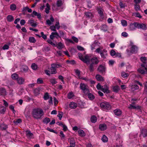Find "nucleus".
<instances>
[{
    "instance_id": "6e6d98bb",
    "label": "nucleus",
    "mask_w": 147,
    "mask_h": 147,
    "mask_svg": "<svg viewBox=\"0 0 147 147\" xmlns=\"http://www.w3.org/2000/svg\"><path fill=\"white\" fill-rule=\"evenodd\" d=\"M121 76L123 78H125L129 76L128 74L126 73L125 72H123L121 73Z\"/></svg>"
},
{
    "instance_id": "4468645a",
    "label": "nucleus",
    "mask_w": 147,
    "mask_h": 147,
    "mask_svg": "<svg viewBox=\"0 0 147 147\" xmlns=\"http://www.w3.org/2000/svg\"><path fill=\"white\" fill-rule=\"evenodd\" d=\"M55 20L52 16H50V20H47L46 21V24L48 25H50L52 24V23Z\"/></svg>"
},
{
    "instance_id": "5701e85b",
    "label": "nucleus",
    "mask_w": 147,
    "mask_h": 147,
    "mask_svg": "<svg viewBox=\"0 0 147 147\" xmlns=\"http://www.w3.org/2000/svg\"><path fill=\"white\" fill-rule=\"evenodd\" d=\"M141 134L144 137L147 136V130L146 129H142L141 131Z\"/></svg>"
},
{
    "instance_id": "13d9d810",
    "label": "nucleus",
    "mask_w": 147,
    "mask_h": 147,
    "mask_svg": "<svg viewBox=\"0 0 147 147\" xmlns=\"http://www.w3.org/2000/svg\"><path fill=\"white\" fill-rule=\"evenodd\" d=\"M100 45V42L98 40L95 41L93 44V45L94 46H99Z\"/></svg>"
},
{
    "instance_id": "052dcab7",
    "label": "nucleus",
    "mask_w": 147,
    "mask_h": 147,
    "mask_svg": "<svg viewBox=\"0 0 147 147\" xmlns=\"http://www.w3.org/2000/svg\"><path fill=\"white\" fill-rule=\"evenodd\" d=\"M57 5L58 7H60L62 5V1L61 0H58L57 1Z\"/></svg>"
},
{
    "instance_id": "0eeeda50",
    "label": "nucleus",
    "mask_w": 147,
    "mask_h": 147,
    "mask_svg": "<svg viewBox=\"0 0 147 147\" xmlns=\"http://www.w3.org/2000/svg\"><path fill=\"white\" fill-rule=\"evenodd\" d=\"M97 69L100 73L105 74V72L106 67L105 66L101 65L98 67Z\"/></svg>"
},
{
    "instance_id": "72a5a7b5",
    "label": "nucleus",
    "mask_w": 147,
    "mask_h": 147,
    "mask_svg": "<svg viewBox=\"0 0 147 147\" xmlns=\"http://www.w3.org/2000/svg\"><path fill=\"white\" fill-rule=\"evenodd\" d=\"M22 122V120L20 119H16L13 121V123L15 125H17L18 123H20Z\"/></svg>"
},
{
    "instance_id": "423d86ee",
    "label": "nucleus",
    "mask_w": 147,
    "mask_h": 147,
    "mask_svg": "<svg viewBox=\"0 0 147 147\" xmlns=\"http://www.w3.org/2000/svg\"><path fill=\"white\" fill-rule=\"evenodd\" d=\"M137 28V22L130 24L129 26V29L131 31L135 30Z\"/></svg>"
},
{
    "instance_id": "37998d69",
    "label": "nucleus",
    "mask_w": 147,
    "mask_h": 147,
    "mask_svg": "<svg viewBox=\"0 0 147 147\" xmlns=\"http://www.w3.org/2000/svg\"><path fill=\"white\" fill-rule=\"evenodd\" d=\"M29 41L31 42L34 43L36 42V40L34 37H30L29 38Z\"/></svg>"
},
{
    "instance_id": "c85d7f7f",
    "label": "nucleus",
    "mask_w": 147,
    "mask_h": 147,
    "mask_svg": "<svg viewBox=\"0 0 147 147\" xmlns=\"http://www.w3.org/2000/svg\"><path fill=\"white\" fill-rule=\"evenodd\" d=\"M107 26L105 25H102L100 28L101 30L105 32L107 30Z\"/></svg>"
},
{
    "instance_id": "58836bf2",
    "label": "nucleus",
    "mask_w": 147,
    "mask_h": 147,
    "mask_svg": "<svg viewBox=\"0 0 147 147\" xmlns=\"http://www.w3.org/2000/svg\"><path fill=\"white\" fill-rule=\"evenodd\" d=\"M97 118L95 116H93L91 118V121L92 122L95 123L97 121Z\"/></svg>"
},
{
    "instance_id": "a18cd8bd",
    "label": "nucleus",
    "mask_w": 147,
    "mask_h": 147,
    "mask_svg": "<svg viewBox=\"0 0 147 147\" xmlns=\"http://www.w3.org/2000/svg\"><path fill=\"white\" fill-rule=\"evenodd\" d=\"M31 67L34 70H36L38 68L37 65L35 63H32Z\"/></svg>"
},
{
    "instance_id": "c03bdc74",
    "label": "nucleus",
    "mask_w": 147,
    "mask_h": 147,
    "mask_svg": "<svg viewBox=\"0 0 147 147\" xmlns=\"http://www.w3.org/2000/svg\"><path fill=\"white\" fill-rule=\"evenodd\" d=\"M85 15L87 17L92 18L93 17V14L90 12H86Z\"/></svg>"
},
{
    "instance_id": "6ab92c4d",
    "label": "nucleus",
    "mask_w": 147,
    "mask_h": 147,
    "mask_svg": "<svg viewBox=\"0 0 147 147\" xmlns=\"http://www.w3.org/2000/svg\"><path fill=\"white\" fill-rule=\"evenodd\" d=\"M51 74H54L57 73L56 69L55 68L53 65L51 64V67L50 68Z\"/></svg>"
},
{
    "instance_id": "603ef678",
    "label": "nucleus",
    "mask_w": 147,
    "mask_h": 147,
    "mask_svg": "<svg viewBox=\"0 0 147 147\" xmlns=\"http://www.w3.org/2000/svg\"><path fill=\"white\" fill-rule=\"evenodd\" d=\"M53 66L55 67V69L56 68H58L59 67H61L62 65H61L60 64H57V63H53L52 64Z\"/></svg>"
},
{
    "instance_id": "2f4dec72",
    "label": "nucleus",
    "mask_w": 147,
    "mask_h": 147,
    "mask_svg": "<svg viewBox=\"0 0 147 147\" xmlns=\"http://www.w3.org/2000/svg\"><path fill=\"white\" fill-rule=\"evenodd\" d=\"M78 133L80 136H85L86 134L84 131L82 129H80L78 131Z\"/></svg>"
},
{
    "instance_id": "e433bc0d",
    "label": "nucleus",
    "mask_w": 147,
    "mask_h": 147,
    "mask_svg": "<svg viewBox=\"0 0 147 147\" xmlns=\"http://www.w3.org/2000/svg\"><path fill=\"white\" fill-rule=\"evenodd\" d=\"M10 9L12 11H14L16 9V5L14 4H11L10 6Z\"/></svg>"
},
{
    "instance_id": "bf43d9fd",
    "label": "nucleus",
    "mask_w": 147,
    "mask_h": 147,
    "mask_svg": "<svg viewBox=\"0 0 147 147\" xmlns=\"http://www.w3.org/2000/svg\"><path fill=\"white\" fill-rule=\"evenodd\" d=\"M63 113L62 112H59L57 115V116L59 117V119L60 120H61V118L62 117Z\"/></svg>"
},
{
    "instance_id": "a878e982",
    "label": "nucleus",
    "mask_w": 147,
    "mask_h": 147,
    "mask_svg": "<svg viewBox=\"0 0 147 147\" xmlns=\"http://www.w3.org/2000/svg\"><path fill=\"white\" fill-rule=\"evenodd\" d=\"M55 35L59 36L58 33L57 32H52L50 36V38L51 39H53L55 37Z\"/></svg>"
},
{
    "instance_id": "338daca9",
    "label": "nucleus",
    "mask_w": 147,
    "mask_h": 147,
    "mask_svg": "<svg viewBox=\"0 0 147 147\" xmlns=\"http://www.w3.org/2000/svg\"><path fill=\"white\" fill-rule=\"evenodd\" d=\"M138 71L141 74H143L145 73V71L141 68H139L138 69Z\"/></svg>"
},
{
    "instance_id": "a19ab883",
    "label": "nucleus",
    "mask_w": 147,
    "mask_h": 147,
    "mask_svg": "<svg viewBox=\"0 0 147 147\" xmlns=\"http://www.w3.org/2000/svg\"><path fill=\"white\" fill-rule=\"evenodd\" d=\"M49 81L52 85L55 84L57 83V82L56 81L55 79V78H51L50 79Z\"/></svg>"
},
{
    "instance_id": "9d476101",
    "label": "nucleus",
    "mask_w": 147,
    "mask_h": 147,
    "mask_svg": "<svg viewBox=\"0 0 147 147\" xmlns=\"http://www.w3.org/2000/svg\"><path fill=\"white\" fill-rule=\"evenodd\" d=\"M26 135L28 139L34 138V135L30 130H27L26 131Z\"/></svg>"
},
{
    "instance_id": "864d4df0",
    "label": "nucleus",
    "mask_w": 147,
    "mask_h": 147,
    "mask_svg": "<svg viewBox=\"0 0 147 147\" xmlns=\"http://www.w3.org/2000/svg\"><path fill=\"white\" fill-rule=\"evenodd\" d=\"M53 66L55 67V69L56 68H58L59 67H61L62 65H61L60 64H57V63H53L52 64Z\"/></svg>"
},
{
    "instance_id": "f257e3e1",
    "label": "nucleus",
    "mask_w": 147,
    "mask_h": 147,
    "mask_svg": "<svg viewBox=\"0 0 147 147\" xmlns=\"http://www.w3.org/2000/svg\"><path fill=\"white\" fill-rule=\"evenodd\" d=\"M32 113L33 117L36 119H40L44 114L43 110L40 108L33 109Z\"/></svg>"
},
{
    "instance_id": "412c9836",
    "label": "nucleus",
    "mask_w": 147,
    "mask_h": 147,
    "mask_svg": "<svg viewBox=\"0 0 147 147\" xmlns=\"http://www.w3.org/2000/svg\"><path fill=\"white\" fill-rule=\"evenodd\" d=\"M115 114L117 116H119L121 114V111L120 110L116 109L114 111Z\"/></svg>"
},
{
    "instance_id": "39448f33",
    "label": "nucleus",
    "mask_w": 147,
    "mask_h": 147,
    "mask_svg": "<svg viewBox=\"0 0 147 147\" xmlns=\"http://www.w3.org/2000/svg\"><path fill=\"white\" fill-rule=\"evenodd\" d=\"M91 57L90 55H87L84 57L82 61L84 63L88 64L89 63L90 60H91Z\"/></svg>"
},
{
    "instance_id": "8fccbe9b",
    "label": "nucleus",
    "mask_w": 147,
    "mask_h": 147,
    "mask_svg": "<svg viewBox=\"0 0 147 147\" xmlns=\"http://www.w3.org/2000/svg\"><path fill=\"white\" fill-rule=\"evenodd\" d=\"M134 9L136 11L140 10V5L137 4H136L134 5Z\"/></svg>"
},
{
    "instance_id": "680f3d73",
    "label": "nucleus",
    "mask_w": 147,
    "mask_h": 147,
    "mask_svg": "<svg viewBox=\"0 0 147 147\" xmlns=\"http://www.w3.org/2000/svg\"><path fill=\"white\" fill-rule=\"evenodd\" d=\"M72 39L76 43L78 42V40L77 38L76 37L74 36H72L71 37Z\"/></svg>"
},
{
    "instance_id": "09e8293b",
    "label": "nucleus",
    "mask_w": 147,
    "mask_h": 147,
    "mask_svg": "<svg viewBox=\"0 0 147 147\" xmlns=\"http://www.w3.org/2000/svg\"><path fill=\"white\" fill-rule=\"evenodd\" d=\"M88 98L90 100H93L94 98V96L89 92L87 94Z\"/></svg>"
},
{
    "instance_id": "f3484780",
    "label": "nucleus",
    "mask_w": 147,
    "mask_h": 147,
    "mask_svg": "<svg viewBox=\"0 0 147 147\" xmlns=\"http://www.w3.org/2000/svg\"><path fill=\"white\" fill-rule=\"evenodd\" d=\"M69 106L71 109H74L77 107V104L75 102H71L69 103Z\"/></svg>"
},
{
    "instance_id": "e2e57ef3",
    "label": "nucleus",
    "mask_w": 147,
    "mask_h": 147,
    "mask_svg": "<svg viewBox=\"0 0 147 147\" xmlns=\"http://www.w3.org/2000/svg\"><path fill=\"white\" fill-rule=\"evenodd\" d=\"M121 23L123 26H126L127 25V22L125 20H121Z\"/></svg>"
},
{
    "instance_id": "c9c22d12",
    "label": "nucleus",
    "mask_w": 147,
    "mask_h": 147,
    "mask_svg": "<svg viewBox=\"0 0 147 147\" xmlns=\"http://www.w3.org/2000/svg\"><path fill=\"white\" fill-rule=\"evenodd\" d=\"M101 140L104 142H107L108 141V138L105 135H103L101 138Z\"/></svg>"
},
{
    "instance_id": "1a4fd4ad",
    "label": "nucleus",
    "mask_w": 147,
    "mask_h": 147,
    "mask_svg": "<svg viewBox=\"0 0 147 147\" xmlns=\"http://www.w3.org/2000/svg\"><path fill=\"white\" fill-rule=\"evenodd\" d=\"M97 10L100 16L101 17H103L104 14L103 12L104 11V9L101 7H97Z\"/></svg>"
},
{
    "instance_id": "79ce46f5",
    "label": "nucleus",
    "mask_w": 147,
    "mask_h": 147,
    "mask_svg": "<svg viewBox=\"0 0 147 147\" xmlns=\"http://www.w3.org/2000/svg\"><path fill=\"white\" fill-rule=\"evenodd\" d=\"M49 98V96L48 92L45 93L43 96V98L44 100H47Z\"/></svg>"
},
{
    "instance_id": "9b49d317",
    "label": "nucleus",
    "mask_w": 147,
    "mask_h": 147,
    "mask_svg": "<svg viewBox=\"0 0 147 147\" xmlns=\"http://www.w3.org/2000/svg\"><path fill=\"white\" fill-rule=\"evenodd\" d=\"M36 16L38 18L40 19L41 18V15L40 13H38L35 11H33L32 13L31 14V16L32 17H34V16Z\"/></svg>"
},
{
    "instance_id": "49530a36",
    "label": "nucleus",
    "mask_w": 147,
    "mask_h": 147,
    "mask_svg": "<svg viewBox=\"0 0 147 147\" xmlns=\"http://www.w3.org/2000/svg\"><path fill=\"white\" fill-rule=\"evenodd\" d=\"M75 73L76 75L78 76V78H81L82 77L80 75V71L78 69L76 70H75Z\"/></svg>"
},
{
    "instance_id": "2eb2a0df",
    "label": "nucleus",
    "mask_w": 147,
    "mask_h": 147,
    "mask_svg": "<svg viewBox=\"0 0 147 147\" xmlns=\"http://www.w3.org/2000/svg\"><path fill=\"white\" fill-rule=\"evenodd\" d=\"M101 90L104 93H109L110 92L109 88L107 85L103 86Z\"/></svg>"
},
{
    "instance_id": "f704fd0d",
    "label": "nucleus",
    "mask_w": 147,
    "mask_h": 147,
    "mask_svg": "<svg viewBox=\"0 0 147 147\" xmlns=\"http://www.w3.org/2000/svg\"><path fill=\"white\" fill-rule=\"evenodd\" d=\"M140 59L141 61L143 63H146L147 60V59L146 57L142 56L140 58Z\"/></svg>"
},
{
    "instance_id": "4be33fe9",
    "label": "nucleus",
    "mask_w": 147,
    "mask_h": 147,
    "mask_svg": "<svg viewBox=\"0 0 147 147\" xmlns=\"http://www.w3.org/2000/svg\"><path fill=\"white\" fill-rule=\"evenodd\" d=\"M6 110V108L3 106H0V113L4 114Z\"/></svg>"
},
{
    "instance_id": "ddd939ff",
    "label": "nucleus",
    "mask_w": 147,
    "mask_h": 147,
    "mask_svg": "<svg viewBox=\"0 0 147 147\" xmlns=\"http://www.w3.org/2000/svg\"><path fill=\"white\" fill-rule=\"evenodd\" d=\"M70 145L74 147L76 145V141L74 138H71L68 139Z\"/></svg>"
},
{
    "instance_id": "5fc2aeb1",
    "label": "nucleus",
    "mask_w": 147,
    "mask_h": 147,
    "mask_svg": "<svg viewBox=\"0 0 147 147\" xmlns=\"http://www.w3.org/2000/svg\"><path fill=\"white\" fill-rule=\"evenodd\" d=\"M50 121V120L49 118H45L43 120V122L47 124L49 123Z\"/></svg>"
},
{
    "instance_id": "3c124183",
    "label": "nucleus",
    "mask_w": 147,
    "mask_h": 147,
    "mask_svg": "<svg viewBox=\"0 0 147 147\" xmlns=\"http://www.w3.org/2000/svg\"><path fill=\"white\" fill-rule=\"evenodd\" d=\"M37 83L38 84H43V81L42 78H39L37 80Z\"/></svg>"
},
{
    "instance_id": "7c9ffc66",
    "label": "nucleus",
    "mask_w": 147,
    "mask_h": 147,
    "mask_svg": "<svg viewBox=\"0 0 147 147\" xmlns=\"http://www.w3.org/2000/svg\"><path fill=\"white\" fill-rule=\"evenodd\" d=\"M7 19L9 22H12L14 20L13 17L11 15H8L7 17Z\"/></svg>"
},
{
    "instance_id": "4c0bfd02",
    "label": "nucleus",
    "mask_w": 147,
    "mask_h": 147,
    "mask_svg": "<svg viewBox=\"0 0 147 147\" xmlns=\"http://www.w3.org/2000/svg\"><path fill=\"white\" fill-rule=\"evenodd\" d=\"M139 88V87L138 85H134L132 86L131 89L132 90L134 91L135 90L138 89Z\"/></svg>"
},
{
    "instance_id": "de8ad7c7",
    "label": "nucleus",
    "mask_w": 147,
    "mask_h": 147,
    "mask_svg": "<svg viewBox=\"0 0 147 147\" xmlns=\"http://www.w3.org/2000/svg\"><path fill=\"white\" fill-rule=\"evenodd\" d=\"M6 91L3 88H0V93L1 95H4L5 94Z\"/></svg>"
},
{
    "instance_id": "ea45409f",
    "label": "nucleus",
    "mask_w": 147,
    "mask_h": 147,
    "mask_svg": "<svg viewBox=\"0 0 147 147\" xmlns=\"http://www.w3.org/2000/svg\"><path fill=\"white\" fill-rule=\"evenodd\" d=\"M11 77L13 80H17L19 78L18 75L16 73L13 74L12 75Z\"/></svg>"
},
{
    "instance_id": "20e7f679",
    "label": "nucleus",
    "mask_w": 147,
    "mask_h": 147,
    "mask_svg": "<svg viewBox=\"0 0 147 147\" xmlns=\"http://www.w3.org/2000/svg\"><path fill=\"white\" fill-rule=\"evenodd\" d=\"M138 49L137 47H131L129 49H127V51L128 54L130 53H137Z\"/></svg>"
},
{
    "instance_id": "0e129e2a",
    "label": "nucleus",
    "mask_w": 147,
    "mask_h": 147,
    "mask_svg": "<svg viewBox=\"0 0 147 147\" xmlns=\"http://www.w3.org/2000/svg\"><path fill=\"white\" fill-rule=\"evenodd\" d=\"M134 16L136 17L139 18H141L142 17V16L140 14L138 13H136L134 14Z\"/></svg>"
},
{
    "instance_id": "6e6552de",
    "label": "nucleus",
    "mask_w": 147,
    "mask_h": 147,
    "mask_svg": "<svg viewBox=\"0 0 147 147\" xmlns=\"http://www.w3.org/2000/svg\"><path fill=\"white\" fill-rule=\"evenodd\" d=\"M137 28L145 30L147 29V27L145 24L137 22Z\"/></svg>"
},
{
    "instance_id": "c756f323",
    "label": "nucleus",
    "mask_w": 147,
    "mask_h": 147,
    "mask_svg": "<svg viewBox=\"0 0 147 147\" xmlns=\"http://www.w3.org/2000/svg\"><path fill=\"white\" fill-rule=\"evenodd\" d=\"M113 91L115 92H117L120 90L119 87L117 86L113 87Z\"/></svg>"
},
{
    "instance_id": "4d7b16f0",
    "label": "nucleus",
    "mask_w": 147,
    "mask_h": 147,
    "mask_svg": "<svg viewBox=\"0 0 147 147\" xmlns=\"http://www.w3.org/2000/svg\"><path fill=\"white\" fill-rule=\"evenodd\" d=\"M55 26L57 30L59 29L60 28V26L59 25V23L58 21L56 22Z\"/></svg>"
},
{
    "instance_id": "473e14b6",
    "label": "nucleus",
    "mask_w": 147,
    "mask_h": 147,
    "mask_svg": "<svg viewBox=\"0 0 147 147\" xmlns=\"http://www.w3.org/2000/svg\"><path fill=\"white\" fill-rule=\"evenodd\" d=\"M74 94L72 92H69L67 94V98L69 99H71L74 97Z\"/></svg>"
},
{
    "instance_id": "aec40b11",
    "label": "nucleus",
    "mask_w": 147,
    "mask_h": 147,
    "mask_svg": "<svg viewBox=\"0 0 147 147\" xmlns=\"http://www.w3.org/2000/svg\"><path fill=\"white\" fill-rule=\"evenodd\" d=\"M91 61L93 64H97L98 62V60L97 57H94L91 59Z\"/></svg>"
},
{
    "instance_id": "69168bd1",
    "label": "nucleus",
    "mask_w": 147,
    "mask_h": 147,
    "mask_svg": "<svg viewBox=\"0 0 147 147\" xmlns=\"http://www.w3.org/2000/svg\"><path fill=\"white\" fill-rule=\"evenodd\" d=\"M22 69L23 71H26L28 70V68L27 66H24L22 67Z\"/></svg>"
},
{
    "instance_id": "cd10ccee",
    "label": "nucleus",
    "mask_w": 147,
    "mask_h": 147,
    "mask_svg": "<svg viewBox=\"0 0 147 147\" xmlns=\"http://www.w3.org/2000/svg\"><path fill=\"white\" fill-rule=\"evenodd\" d=\"M40 90L39 88H36L34 90V94L36 96L39 95L40 93Z\"/></svg>"
},
{
    "instance_id": "b1692460",
    "label": "nucleus",
    "mask_w": 147,
    "mask_h": 147,
    "mask_svg": "<svg viewBox=\"0 0 147 147\" xmlns=\"http://www.w3.org/2000/svg\"><path fill=\"white\" fill-rule=\"evenodd\" d=\"M96 78L98 81H104V78L100 75L97 74L96 76Z\"/></svg>"
},
{
    "instance_id": "bb28decb",
    "label": "nucleus",
    "mask_w": 147,
    "mask_h": 147,
    "mask_svg": "<svg viewBox=\"0 0 147 147\" xmlns=\"http://www.w3.org/2000/svg\"><path fill=\"white\" fill-rule=\"evenodd\" d=\"M0 129L3 130H6L8 128V126L7 125L3 123L1 124L0 125Z\"/></svg>"
},
{
    "instance_id": "dca6fc26",
    "label": "nucleus",
    "mask_w": 147,
    "mask_h": 147,
    "mask_svg": "<svg viewBox=\"0 0 147 147\" xmlns=\"http://www.w3.org/2000/svg\"><path fill=\"white\" fill-rule=\"evenodd\" d=\"M99 129L101 131H104L107 129V126L105 124H100L99 125Z\"/></svg>"
},
{
    "instance_id": "7ed1b4c3",
    "label": "nucleus",
    "mask_w": 147,
    "mask_h": 147,
    "mask_svg": "<svg viewBox=\"0 0 147 147\" xmlns=\"http://www.w3.org/2000/svg\"><path fill=\"white\" fill-rule=\"evenodd\" d=\"M80 88L85 94H87L89 92L88 86L84 83L80 84Z\"/></svg>"
},
{
    "instance_id": "f8f14e48",
    "label": "nucleus",
    "mask_w": 147,
    "mask_h": 147,
    "mask_svg": "<svg viewBox=\"0 0 147 147\" xmlns=\"http://www.w3.org/2000/svg\"><path fill=\"white\" fill-rule=\"evenodd\" d=\"M25 79L22 77H19L17 80V82L18 84L21 85L23 84L25 82Z\"/></svg>"
},
{
    "instance_id": "f03ea898",
    "label": "nucleus",
    "mask_w": 147,
    "mask_h": 147,
    "mask_svg": "<svg viewBox=\"0 0 147 147\" xmlns=\"http://www.w3.org/2000/svg\"><path fill=\"white\" fill-rule=\"evenodd\" d=\"M100 105L102 109L106 111L110 110L111 108V106L109 103L107 102H104L100 104Z\"/></svg>"
},
{
    "instance_id": "a211bd4d",
    "label": "nucleus",
    "mask_w": 147,
    "mask_h": 147,
    "mask_svg": "<svg viewBox=\"0 0 147 147\" xmlns=\"http://www.w3.org/2000/svg\"><path fill=\"white\" fill-rule=\"evenodd\" d=\"M34 21L33 20L31 19L28 20V24L31 25L32 26L36 27L37 26V24L36 23H34Z\"/></svg>"
},
{
    "instance_id": "393cba45",
    "label": "nucleus",
    "mask_w": 147,
    "mask_h": 147,
    "mask_svg": "<svg viewBox=\"0 0 147 147\" xmlns=\"http://www.w3.org/2000/svg\"><path fill=\"white\" fill-rule=\"evenodd\" d=\"M46 7L45 9V11L47 14H48L49 12V10L50 9V7L49 5L47 3L46 5Z\"/></svg>"
},
{
    "instance_id": "774afa93",
    "label": "nucleus",
    "mask_w": 147,
    "mask_h": 147,
    "mask_svg": "<svg viewBox=\"0 0 147 147\" xmlns=\"http://www.w3.org/2000/svg\"><path fill=\"white\" fill-rule=\"evenodd\" d=\"M119 5L121 8H124L125 7V4L121 1L120 2Z\"/></svg>"
}]
</instances>
